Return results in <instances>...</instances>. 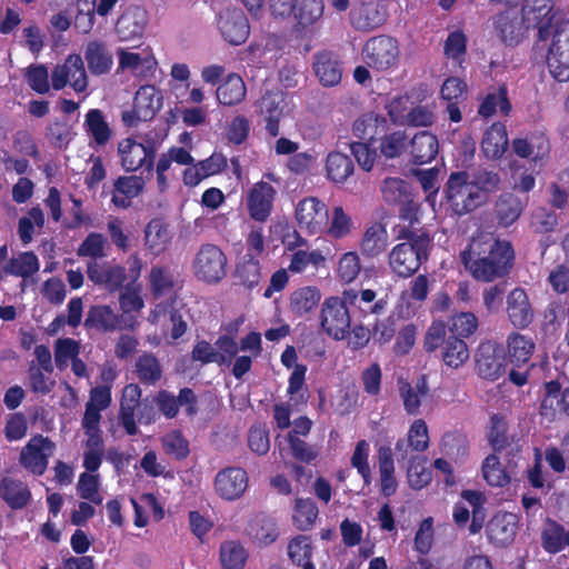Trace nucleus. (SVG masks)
<instances>
[{"instance_id":"nucleus-1","label":"nucleus","mask_w":569,"mask_h":569,"mask_svg":"<svg viewBox=\"0 0 569 569\" xmlns=\"http://www.w3.org/2000/svg\"><path fill=\"white\" fill-rule=\"evenodd\" d=\"M295 220L298 229L309 237L341 240L355 230V221L342 206L329 208L313 196L305 197L296 203Z\"/></svg>"},{"instance_id":"nucleus-2","label":"nucleus","mask_w":569,"mask_h":569,"mask_svg":"<svg viewBox=\"0 0 569 569\" xmlns=\"http://www.w3.org/2000/svg\"><path fill=\"white\" fill-rule=\"evenodd\" d=\"M461 259L476 279L491 281L508 271L513 251L507 241L496 240L491 234H479L461 253Z\"/></svg>"},{"instance_id":"nucleus-3","label":"nucleus","mask_w":569,"mask_h":569,"mask_svg":"<svg viewBox=\"0 0 569 569\" xmlns=\"http://www.w3.org/2000/svg\"><path fill=\"white\" fill-rule=\"evenodd\" d=\"M538 38L548 41L546 66L550 76L559 82L569 81V17L540 26Z\"/></svg>"},{"instance_id":"nucleus-4","label":"nucleus","mask_w":569,"mask_h":569,"mask_svg":"<svg viewBox=\"0 0 569 569\" xmlns=\"http://www.w3.org/2000/svg\"><path fill=\"white\" fill-rule=\"evenodd\" d=\"M118 73H127L137 79H148L157 70L158 61L153 50L148 44L123 46L116 49Z\"/></svg>"},{"instance_id":"nucleus-5","label":"nucleus","mask_w":569,"mask_h":569,"mask_svg":"<svg viewBox=\"0 0 569 569\" xmlns=\"http://www.w3.org/2000/svg\"><path fill=\"white\" fill-rule=\"evenodd\" d=\"M446 193L449 207L456 214H466L482 203V193L468 172L451 173Z\"/></svg>"},{"instance_id":"nucleus-6","label":"nucleus","mask_w":569,"mask_h":569,"mask_svg":"<svg viewBox=\"0 0 569 569\" xmlns=\"http://www.w3.org/2000/svg\"><path fill=\"white\" fill-rule=\"evenodd\" d=\"M430 239L421 236L410 242H402L392 248L389 253V266L399 277L415 273L427 259Z\"/></svg>"},{"instance_id":"nucleus-7","label":"nucleus","mask_w":569,"mask_h":569,"mask_svg":"<svg viewBox=\"0 0 569 569\" xmlns=\"http://www.w3.org/2000/svg\"><path fill=\"white\" fill-rule=\"evenodd\" d=\"M161 91L152 84L141 86L133 100V108L122 112V121L128 127H136L139 122L149 121L162 108Z\"/></svg>"},{"instance_id":"nucleus-8","label":"nucleus","mask_w":569,"mask_h":569,"mask_svg":"<svg viewBox=\"0 0 569 569\" xmlns=\"http://www.w3.org/2000/svg\"><path fill=\"white\" fill-rule=\"evenodd\" d=\"M345 297H329L321 307L322 330L335 340H342L350 332L351 319Z\"/></svg>"},{"instance_id":"nucleus-9","label":"nucleus","mask_w":569,"mask_h":569,"mask_svg":"<svg viewBox=\"0 0 569 569\" xmlns=\"http://www.w3.org/2000/svg\"><path fill=\"white\" fill-rule=\"evenodd\" d=\"M258 108L266 122V130L277 137L280 132V121L292 117L295 104L281 90L270 91L258 101Z\"/></svg>"},{"instance_id":"nucleus-10","label":"nucleus","mask_w":569,"mask_h":569,"mask_svg":"<svg viewBox=\"0 0 569 569\" xmlns=\"http://www.w3.org/2000/svg\"><path fill=\"white\" fill-rule=\"evenodd\" d=\"M227 258L214 244H204L193 260V271L198 279L208 283L220 281L226 276Z\"/></svg>"},{"instance_id":"nucleus-11","label":"nucleus","mask_w":569,"mask_h":569,"mask_svg":"<svg viewBox=\"0 0 569 569\" xmlns=\"http://www.w3.org/2000/svg\"><path fill=\"white\" fill-rule=\"evenodd\" d=\"M363 60L377 70H388L398 64L399 47L391 37H375L368 40L363 47Z\"/></svg>"},{"instance_id":"nucleus-12","label":"nucleus","mask_w":569,"mask_h":569,"mask_svg":"<svg viewBox=\"0 0 569 569\" xmlns=\"http://www.w3.org/2000/svg\"><path fill=\"white\" fill-rule=\"evenodd\" d=\"M51 80L56 90L70 86L76 92H83L88 87V77L82 58L77 53L69 54L63 63L54 67Z\"/></svg>"},{"instance_id":"nucleus-13","label":"nucleus","mask_w":569,"mask_h":569,"mask_svg":"<svg viewBox=\"0 0 569 569\" xmlns=\"http://www.w3.org/2000/svg\"><path fill=\"white\" fill-rule=\"evenodd\" d=\"M56 445L48 437L37 435L30 438L20 452V463L30 472L41 476L48 468L49 458Z\"/></svg>"},{"instance_id":"nucleus-14","label":"nucleus","mask_w":569,"mask_h":569,"mask_svg":"<svg viewBox=\"0 0 569 569\" xmlns=\"http://www.w3.org/2000/svg\"><path fill=\"white\" fill-rule=\"evenodd\" d=\"M173 302L170 306L157 303L149 316V322L154 326L161 327V335H149L148 341L152 346H159L163 338L167 337L168 328L170 327V337L172 340L180 338L187 329L186 322L181 316L173 310Z\"/></svg>"},{"instance_id":"nucleus-15","label":"nucleus","mask_w":569,"mask_h":569,"mask_svg":"<svg viewBox=\"0 0 569 569\" xmlns=\"http://www.w3.org/2000/svg\"><path fill=\"white\" fill-rule=\"evenodd\" d=\"M249 478L244 469L228 467L220 470L214 478V490L223 500L240 499L246 492Z\"/></svg>"},{"instance_id":"nucleus-16","label":"nucleus","mask_w":569,"mask_h":569,"mask_svg":"<svg viewBox=\"0 0 569 569\" xmlns=\"http://www.w3.org/2000/svg\"><path fill=\"white\" fill-rule=\"evenodd\" d=\"M274 196L276 190L270 183L264 181L254 183L246 197L250 217L257 221H264L271 213Z\"/></svg>"},{"instance_id":"nucleus-17","label":"nucleus","mask_w":569,"mask_h":569,"mask_svg":"<svg viewBox=\"0 0 569 569\" xmlns=\"http://www.w3.org/2000/svg\"><path fill=\"white\" fill-rule=\"evenodd\" d=\"M218 27L224 40L233 46L243 43L250 34L248 19L239 9L222 12Z\"/></svg>"},{"instance_id":"nucleus-18","label":"nucleus","mask_w":569,"mask_h":569,"mask_svg":"<svg viewBox=\"0 0 569 569\" xmlns=\"http://www.w3.org/2000/svg\"><path fill=\"white\" fill-rule=\"evenodd\" d=\"M118 154L126 171H136L146 163L150 167L153 150L136 139L126 138L118 143Z\"/></svg>"},{"instance_id":"nucleus-19","label":"nucleus","mask_w":569,"mask_h":569,"mask_svg":"<svg viewBox=\"0 0 569 569\" xmlns=\"http://www.w3.org/2000/svg\"><path fill=\"white\" fill-rule=\"evenodd\" d=\"M493 23L500 40L510 47L518 46L526 38L528 30L536 28L526 23L523 16L518 19L509 11L497 16Z\"/></svg>"},{"instance_id":"nucleus-20","label":"nucleus","mask_w":569,"mask_h":569,"mask_svg":"<svg viewBox=\"0 0 569 569\" xmlns=\"http://www.w3.org/2000/svg\"><path fill=\"white\" fill-rule=\"evenodd\" d=\"M147 23V12L139 7L128 8L116 23V34L120 42L141 38Z\"/></svg>"},{"instance_id":"nucleus-21","label":"nucleus","mask_w":569,"mask_h":569,"mask_svg":"<svg viewBox=\"0 0 569 569\" xmlns=\"http://www.w3.org/2000/svg\"><path fill=\"white\" fill-rule=\"evenodd\" d=\"M519 519L512 512H499L487 525L488 539L499 547L511 543L515 539Z\"/></svg>"},{"instance_id":"nucleus-22","label":"nucleus","mask_w":569,"mask_h":569,"mask_svg":"<svg viewBox=\"0 0 569 569\" xmlns=\"http://www.w3.org/2000/svg\"><path fill=\"white\" fill-rule=\"evenodd\" d=\"M556 0H525L522 13L525 22L535 26L540 32V26H550L555 20L567 19L569 16L553 12Z\"/></svg>"},{"instance_id":"nucleus-23","label":"nucleus","mask_w":569,"mask_h":569,"mask_svg":"<svg viewBox=\"0 0 569 569\" xmlns=\"http://www.w3.org/2000/svg\"><path fill=\"white\" fill-rule=\"evenodd\" d=\"M386 9L380 0H362L355 4L350 13L351 23L357 29H372L386 19Z\"/></svg>"},{"instance_id":"nucleus-24","label":"nucleus","mask_w":569,"mask_h":569,"mask_svg":"<svg viewBox=\"0 0 569 569\" xmlns=\"http://www.w3.org/2000/svg\"><path fill=\"white\" fill-rule=\"evenodd\" d=\"M507 315L516 328H527L533 320V309L525 289L516 288L507 296Z\"/></svg>"},{"instance_id":"nucleus-25","label":"nucleus","mask_w":569,"mask_h":569,"mask_svg":"<svg viewBox=\"0 0 569 569\" xmlns=\"http://www.w3.org/2000/svg\"><path fill=\"white\" fill-rule=\"evenodd\" d=\"M87 273L92 282L103 286L111 291L119 289L127 280L123 268L103 264L97 261L88 263Z\"/></svg>"},{"instance_id":"nucleus-26","label":"nucleus","mask_w":569,"mask_h":569,"mask_svg":"<svg viewBox=\"0 0 569 569\" xmlns=\"http://www.w3.org/2000/svg\"><path fill=\"white\" fill-rule=\"evenodd\" d=\"M153 401L167 418L176 417L179 406L184 407L188 415L196 412V397L190 389H182L178 398L162 390L156 396Z\"/></svg>"},{"instance_id":"nucleus-27","label":"nucleus","mask_w":569,"mask_h":569,"mask_svg":"<svg viewBox=\"0 0 569 569\" xmlns=\"http://www.w3.org/2000/svg\"><path fill=\"white\" fill-rule=\"evenodd\" d=\"M146 180L141 176L119 177L114 182L112 202L116 207L128 208L132 200L141 194Z\"/></svg>"},{"instance_id":"nucleus-28","label":"nucleus","mask_w":569,"mask_h":569,"mask_svg":"<svg viewBox=\"0 0 569 569\" xmlns=\"http://www.w3.org/2000/svg\"><path fill=\"white\" fill-rule=\"evenodd\" d=\"M141 271V263L137 258L129 262V277L132 283L128 284L120 296V307L124 313L140 311L144 307V301L141 297V286L134 284Z\"/></svg>"},{"instance_id":"nucleus-29","label":"nucleus","mask_w":569,"mask_h":569,"mask_svg":"<svg viewBox=\"0 0 569 569\" xmlns=\"http://www.w3.org/2000/svg\"><path fill=\"white\" fill-rule=\"evenodd\" d=\"M536 349V343L532 338L512 332L507 337L506 351L508 361L515 367H522L526 365Z\"/></svg>"},{"instance_id":"nucleus-30","label":"nucleus","mask_w":569,"mask_h":569,"mask_svg":"<svg viewBox=\"0 0 569 569\" xmlns=\"http://www.w3.org/2000/svg\"><path fill=\"white\" fill-rule=\"evenodd\" d=\"M513 151L517 156L538 162L545 159L550 151L548 139L543 134H531L526 138L515 139Z\"/></svg>"},{"instance_id":"nucleus-31","label":"nucleus","mask_w":569,"mask_h":569,"mask_svg":"<svg viewBox=\"0 0 569 569\" xmlns=\"http://www.w3.org/2000/svg\"><path fill=\"white\" fill-rule=\"evenodd\" d=\"M84 58L92 74L108 73L113 66V57L107 44L102 41H90L86 46Z\"/></svg>"},{"instance_id":"nucleus-32","label":"nucleus","mask_w":569,"mask_h":569,"mask_svg":"<svg viewBox=\"0 0 569 569\" xmlns=\"http://www.w3.org/2000/svg\"><path fill=\"white\" fill-rule=\"evenodd\" d=\"M141 390L138 385L130 383L124 387L120 405L119 418L122 427L129 435H136L138 428L136 425V408L139 406Z\"/></svg>"},{"instance_id":"nucleus-33","label":"nucleus","mask_w":569,"mask_h":569,"mask_svg":"<svg viewBox=\"0 0 569 569\" xmlns=\"http://www.w3.org/2000/svg\"><path fill=\"white\" fill-rule=\"evenodd\" d=\"M0 498L12 509H22L31 499V492L21 480L9 476L0 480Z\"/></svg>"},{"instance_id":"nucleus-34","label":"nucleus","mask_w":569,"mask_h":569,"mask_svg":"<svg viewBox=\"0 0 569 569\" xmlns=\"http://www.w3.org/2000/svg\"><path fill=\"white\" fill-rule=\"evenodd\" d=\"M247 93L243 79L237 73L227 74L216 89V98L223 106H234L241 102Z\"/></svg>"},{"instance_id":"nucleus-35","label":"nucleus","mask_w":569,"mask_h":569,"mask_svg":"<svg viewBox=\"0 0 569 569\" xmlns=\"http://www.w3.org/2000/svg\"><path fill=\"white\" fill-rule=\"evenodd\" d=\"M508 147V134L506 127L501 123H493L489 127L481 140V151L488 159H499Z\"/></svg>"},{"instance_id":"nucleus-36","label":"nucleus","mask_w":569,"mask_h":569,"mask_svg":"<svg viewBox=\"0 0 569 569\" xmlns=\"http://www.w3.org/2000/svg\"><path fill=\"white\" fill-rule=\"evenodd\" d=\"M409 150L415 162L427 163L436 158L439 142L433 133L421 131L411 139Z\"/></svg>"},{"instance_id":"nucleus-37","label":"nucleus","mask_w":569,"mask_h":569,"mask_svg":"<svg viewBox=\"0 0 569 569\" xmlns=\"http://www.w3.org/2000/svg\"><path fill=\"white\" fill-rule=\"evenodd\" d=\"M481 476L483 480L496 488H503L511 482L512 473L507 466H503L496 453L488 455L481 463Z\"/></svg>"},{"instance_id":"nucleus-38","label":"nucleus","mask_w":569,"mask_h":569,"mask_svg":"<svg viewBox=\"0 0 569 569\" xmlns=\"http://www.w3.org/2000/svg\"><path fill=\"white\" fill-rule=\"evenodd\" d=\"M353 162L347 154L332 151L327 156L326 176L331 182L337 184L345 183L353 173Z\"/></svg>"},{"instance_id":"nucleus-39","label":"nucleus","mask_w":569,"mask_h":569,"mask_svg":"<svg viewBox=\"0 0 569 569\" xmlns=\"http://www.w3.org/2000/svg\"><path fill=\"white\" fill-rule=\"evenodd\" d=\"M487 439L495 451H501L515 441L506 416L492 415L487 430Z\"/></svg>"},{"instance_id":"nucleus-40","label":"nucleus","mask_w":569,"mask_h":569,"mask_svg":"<svg viewBox=\"0 0 569 569\" xmlns=\"http://www.w3.org/2000/svg\"><path fill=\"white\" fill-rule=\"evenodd\" d=\"M247 535L259 547L272 543L278 537L276 523L264 516H256L247 527Z\"/></svg>"},{"instance_id":"nucleus-41","label":"nucleus","mask_w":569,"mask_h":569,"mask_svg":"<svg viewBox=\"0 0 569 569\" xmlns=\"http://www.w3.org/2000/svg\"><path fill=\"white\" fill-rule=\"evenodd\" d=\"M478 373L485 378L495 380L505 372V365L496 355L491 345H482L477 355Z\"/></svg>"},{"instance_id":"nucleus-42","label":"nucleus","mask_w":569,"mask_h":569,"mask_svg":"<svg viewBox=\"0 0 569 569\" xmlns=\"http://www.w3.org/2000/svg\"><path fill=\"white\" fill-rule=\"evenodd\" d=\"M395 462L390 448L379 450V480L380 491L385 497H390L398 489V481L395 475Z\"/></svg>"},{"instance_id":"nucleus-43","label":"nucleus","mask_w":569,"mask_h":569,"mask_svg":"<svg viewBox=\"0 0 569 569\" xmlns=\"http://www.w3.org/2000/svg\"><path fill=\"white\" fill-rule=\"evenodd\" d=\"M320 299L321 292L317 287H301L291 293L290 309L295 315L302 317L311 312L318 306Z\"/></svg>"},{"instance_id":"nucleus-44","label":"nucleus","mask_w":569,"mask_h":569,"mask_svg":"<svg viewBox=\"0 0 569 569\" xmlns=\"http://www.w3.org/2000/svg\"><path fill=\"white\" fill-rule=\"evenodd\" d=\"M315 72L323 86H336L341 80V68L329 52H321L316 56Z\"/></svg>"},{"instance_id":"nucleus-45","label":"nucleus","mask_w":569,"mask_h":569,"mask_svg":"<svg viewBox=\"0 0 569 569\" xmlns=\"http://www.w3.org/2000/svg\"><path fill=\"white\" fill-rule=\"evenodd\" d=\"M387 121L383 117L373 113L358 118L352 124V133L360 140L373 142L377 136L386 131Z\"/></svg>"},{"instance_id":"nucleus-46","label":"nucleus","mask_w":569,"mask_h":569,"mask_svg":"<svg viewBox=\"0 0 569 569\" xmlns=\"http://www.w3.org/2000/svg\"><path fill=\"white\" fill-rule=\"evenodd\" d=\"M387 244L388 232L386 228L380 223H375L367 228L360 243V249L362 254L373 258L383 252Z\"/></svg>"},{"instance_id":"nucleus-47","label":"nucleus","mask_w":569,"mask_h":569,"mask_svg":"<svg viewBox=\"0 0 569 569\" xmlns=\"http://www.w3.org/2000/svg\"><path fill=\"white\" fill-rule=\"evenodd\" d=\"M177 277L168 268L153 267L150 272V286L154 299L167 298L172 300Z\"/></svg>"},{"instance_id":"nucleus-48","label":"nucleus","mask_w":569,"mask_h":569,"mask_svg":"<svg viewBox=\"0 0 569 569\" xmlns=\"http://www.w3.org/2000/svg\"><path fill=\"white\" fill-rule=\"evenodd\" d=\"M147 247L154 253L163 252L171 240L168 227L159 219L151 220L144 232Z\"/></svg>"},{"instance_id":"nucleus-49","label":"nucleus","mask_w":569,"mask_h":569,"mask_svg":"<svg viewBox=\"0 0 569 569\" xmlns=\"http://www.w3.org/2000/svg\"><path fill=\"white\" fill-rule=\"evenodd\" d=\"M322 0H295L292 14L298 26L309 27L323 14Z\"/></svg>"},{"instance_id":"nucleus-50","label":"nucleus","mask_w":569,"mask_h":569,"mask_svg":"<svg viewBox=\"0 0 569 569\" xmlns=\"http://www.w3.org/2000/svg\"><path fill=\"white\" fill-rule=\"evenodd\" d=\"M83 126L87 133L98 146L106 144L111 138V129L99 109L88 111Z\"/></svg>"},{"instance_id":"nucleus-51","label":"nucleus","mask_w":569,"mask_h":569,"mask_svg":"<svg viewBox=\"0 0 569 569\" xmlns=\"http://www.w3.org/2000/svg\"><path fill=\"white\" fill-rule=\"evenodd\" d=\"M428 393L427 381L423 377L419 378L415 385L402 383L400 386V396L403 407L409 415H417L421 406V399Z\"/></svg>"},{"instance_id":"nucleus-52","label":"nucleus","mask_w":569,"mask_h":569,"mask_svg":"<svg viewBox=\"0 0 569 569\" xmlns=\"http://www.w3.org/2000/svg\"><path fill=\"white\" fill-rule=\"evenodd\" d=\"M383 199L389 203L408 204L409 210L415 209V203L410 200L408 184L399 178H387L381 186Z\"/></svg>"},{"instance_id":"nucleus-53","label":"nucleus","mask_w":569,"mask_h":569,"mask_svg":"<svg viewBox=\"0 0 569 569\" xmlns=\"http://www.w3.org/2000/svg\"><path fill=\"white\" fill-rule=\"evenodd\" d=\"M318 507L316 502L310 499L298 498L296 499L292 520L299 530H309L313 527L318 518Z\"/></svg>"},{"instance_id":"nucleus-54","label":"nucleus","mask_w":569,"mask_h":569,"mask_svg":"<svg viewBox=\"0 0 569 569\" xmlns=\"http://www.w3.org/2000/svg\"><path fill=\"white\" fill-rule=\"evenodd\" d=\"M541 538L543 549L550 553H557L565 547H569V531L555 521L547 522Z\"/></svg>"},{"instance_id":"nucleus-55","label":"nucleus","mask_w":569,"mask_h":569,"mask_svg":"<svg viewBox=\"0 0 569 569\" xmlns=\"http://www.w3.org/2000/svg\"><path fill=\"white\" fill-rule=\"evenodd\" d=\"M39 270V261L34 253L22 252L11 258L4 266L6 276L27 278Z\"/></svg>"},{"instance_id":"nucleus-56","label":"nucleus","mask_w":569,"mask_h":569,"mask_svg":"<svg viewBox=\"0 0 569 569\" xmlns=\"http://www.w3.org/2000/svg\"><path fill=\"white\" fill-rule=\"evenodd\" d=\"M407 480L410 488L420 490L427 487L432 480V472L420 457H411L407 468Z\"/></svg>"},{"instance_id":"nucleus-57","label":"nucleus","mask_w":569,"mask_h":569,"mask_svg":"<svg viewBox=\"0 0 569 569\" xmlns=\"http://www.w3.org/2000/svg\"><path fill=\"white\" fill-rule=\"evenodd\" d=\"M326 262V257L319 249L297 250L293 252L288 270L293 273H301L308 267L318 269Z\"/></svg>"},{"instance_id":"nucleus-58","label":"nucleus","mask_w":569,"mask_h":569,"mask_svg":"<svg viewBox=\"0 0 569 569\" xmlns=\"http://www.w3.org/2000/svg\"><path fill=\"white\" fill-rule=\"evenodd\" d=\"M360 270L361 263L358 253L348 251L338 259L336 276L340 282L349 284L357 279Z\"/></svg>"},{"instance_id":"nucleus-59","label":"nucleus","mask_w":569,"mask_h":569,"mask_svg":"<svg viewBox=\"0 0 569 569\" xmlns=\"http://www.w3.org/2000/svg\"><path fill=\"white\" fill-rule=\"evenodd\" d=\"M246 549L236 541L221 545L220 560L224 569H242L247 560Z\"/></svg>"},{"instance_id":"nucleus-60","label":"nucleus","mask_w":569,"mask_h":569,"mask_svg":"<svg viewBox=\"0 0 569 569\" xmlns=\"http://www.w3.org/2000/svg\"><path fill=\"white\" fill-rule=\"evenodd\" d=\"M118 323V317L110 307H92L86 319V326L103 330H112Z\"/></svg>"},{"instance_id":"nucleus-61","label":"nucleus","mask_w":569,"mask_h":569,"mask_svg":"<svg viewBox=\"0 0 569 569\" xmlns=\"http://www.w3.org/2000/svg\"><path fill=\"white\" fill-rule=\"evenodd\" d=\"M469 358V350L462 339H448L443 350V361L451 368H458Z\"/></svg>"},{"instance_id":"nucleus-62","label":"nucleus","mask_w":569,"mask_h":569,"mask_svg":"<svg viewBox=\"0 0 569 569\" xmlns=\"http://www.w3.org/2000/svg\"><path fill=\"white\" fill-rule=\"evenodd\" d=\"M497 108H499V110L505 114H507L511 108L507 98V91L502 88L495 92L488 93L485 97L479 107V114L485 118L490 117L496 112Z\"/></svg>"},{"instance_id":"nucleus-63","label":"nucleus","mask_w":569,"mask_h":569,"mask_svg":"<svg viewBox=\"0 0 569 569\" xmlns=\"http://www.w3.org/2000/svg\"><path fill=\"white\" fill-rule=\"evenodd\" d=\"M408 446L417 451L423 452L429 447L428 426L423 419H415L407 432Z\"/></svg>"},{"instance_id":"nucleus-64","label":"nucleus","mask_w":569,"mask_h":569,"mask_svg":"<svg viewBox=\"0 0 569 569\" xmlns=\"http://www.w3.org/2000/svg\"><path fill=\"white\" fill-rule=\"evenodd\" d=\"M413 103H415V101L411 96H409L407 93L399 94V96L392 97L388 101L386 109L388 111L390 119L395 123L405 124Z\"/></svg>"}]
</instances>
